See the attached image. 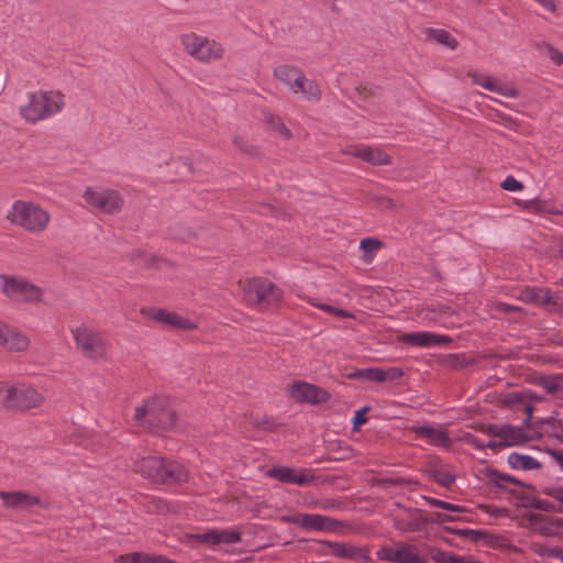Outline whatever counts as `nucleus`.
<instances>
[{"instance_id": "obj_1", "label": "nucleus", "mask_w": 563, "mask_h": 563, "mask_svg": "<svg viewBox=\"0 0 563 563\" xmlns=\"http://www.w3.org/2000/svg\"><path fill=\"white\" fill-rule=\"evenodd\" d=\"M66 96L56 89H37L29 91L25 101L19 106L20 118L29 123L36 124L48 120L64 110Z\"/></svg>"}, {"instance_id": "obj_2", "label": "nucleus", "mask_w": 563, "mask_h": 563, "mask_svg": "<svg viewBox=\"0 0 563 563\" xmlns=\"http://www.w3.org/2000/svg\"><path fill=\"white\" fill-rule=\"evenodd\" d=\"M134 419L139 426L153 433L176 429V412L166 396H154L135 408Z\"/></svg>"}, {"instance_id": "obj_3", "label": "nucleus", "mask_w": 563, "mask_h": 563, "mask_svg": "<svg viewBox=\"0 0 563 563\" xmlns=\"http://www.w3.org/2000/svg\"><path fill=\"white\" fill-rule=\"evenodd\" d=\"M7 220L15 228L38 234L48 228L51 214L35 201L16 199L7 211Z\"/></svg>"}, {"instance_id": "obj_4", "label": "nucleus", "mask_w": 563, "mask_h": 563, "mask_svg": "<svg viewBox=\"0 0 563 563\" xmlns=\"http://www.w3.org/2000/svg\"><path fill=\"white\" fill-rule=\"evenodd\" d=\"M44 396L34 387L25 384H0V405L10 409H32L40 407Z\"/></svg>"}, {"instance_id": "obj_5", "label": "nucleus", "mask_w": 563, "mask_h": 563, "mask_svg": "<svg viewBox=\"0 0 563 563\" xmlns=\"http://www.w3.org/2000/svg\"><path fill=\"white\" fill-rule=\"evenodd\" d=\"M180 43L185 52L199 62L218 60L224 55V48L219 42L196 33L183 34Z\"/></svg>"}, {"instance_id": "obj_6", "label": "nucleus", "mask_w": 563, "mask_h": 563, "mask_svg": "<svg viewBox=\"0 0 563 563\" xmlns=\"http://www.w3.org/2000/svg\"><path fill=\"white\" fill-rule=\"evenodd\" d=\"M73 336L78 350L82 354L93 361H102L107 358V344L98 330L81 325L71 330Z\"/></svg>"}, {"instance_id": "obj_7", "label": "nucleus", "mask_w": 563, "mask_h": 563, "mask_svg": "<svg viewBox=\"0 0 563 563\" xmlns=\"http://www.w3.org/2000/svg\"><path fill=\"white\" fill-rule=\"evenodd\" d=\"M485 432L494 438L495 450L522 445L528 441L536 439L534 433L525 426L514 427L510 424H492L485 429Z\"/></svg>"}, {"instance_id": "obj_8", "label": "nucleus", "mask_w": 563, "mask_h": 563, "mask_svg": "<svg viewBox=\"0 0 563 563\" xmlns=\"http://www.w3.org/2000/svg\"><path fill=\"white\" fill-rule=\"evenodd\" d=\"M0 290L16 302H37L42 299V289L20 277L0 275Z\"/></svg>"}, {"instance_id": "obj_9", "label": "nucleus", "mask_w": 563, "mask_h": 563, "mask_svg": "<svg viewBox=\"0 0 563 563\" xmlns=\"http://www.w3.org/2000/svg\"><path fill=\"white\" fill-rule=\"evenodd\" d=\"M243 291L250 302L264 307H272L282 299V290L272 282L262 278L245 282Z\"/></svg>"}, {"instance_id": "obj_10", "label": "nucleus", "mask_w": 563, "mask_h": 563, "mask_svg": "<svg viewBox=\"0 0 563 563\" xmlns=\"http://www.w3.org/2000/svg\"><path fill=\"white\" fill-rule=\"evenodd\" d=\"M86 203L104 213H115L121 210L123 199L119 191L102 187H87L82 194Z\"/></svg>"}, {"instance_id": "obj_11", "label": "nucleus", "mask_w": 563, "mask_h": 563, "mask_svg": "<svg viewBox=\"0 0 563 563\" xmlns=\"http://www.w3.org/2000/svg\"><path fill=\"white\" fill-rule=\"evenodd\" d=\"M380 561L390 563H423L413 545L407 543H397L395 548L383 547L376 552Z\"/></svg>"}, {"instance_id": "obj_12", "label": "nucleus", "mask_w": 563, "mask_h": 563, "mask_svg": "<svg viewBox=\"0 0 563 563\" xmlns=\"http://www.w3.org/2000/svg\"><path fill=\"white\" fill-rule=\"evenodd\" d=\"M528 527L543 537H562L563 519L542 514H531L528 517Z\"/></svg>"}, {"instance_id": "obj_13", "label": "nucleus", "mask_w": 563, "mask_h": 563, "mask_svg": "<svg viewBox=\"0 0 563 563\" xmlns=\"http://www.w3.org/2000/svg\"><path fill=\"white\" fill-rule=\"evenodd\" d=\"M398 342L416 347H434L449 344L451 339L448 335L437 334L428 331L409 332L398 336Z\"/></svg>"}, {"instance_id": "obj_14", "label": "nucleus", "mask_w": 563, "mask_h": 563, "mask_svg": "<svg viewBox=\"0 0 563 563\" xmlns=\"http://www.w3.org/2000/svg\"><path fill=\"white\" fill-rule=\"evenodd\" d=\"M289 394L296 401L309 404L325 402L330 398L325 390L303 382L290 385Z\"/></svg>"}, {"instance_id": "obj_15", "label": "nucleus", "mask_w": 563, "mask_h": 563, "mask_svg": "<svg viewBox=\"0 0 563 563\" xmlns=\"http://www.w3.org/2000/svg\"><path fill=\"white\" fill-rule=\"evenodd\" d=\"M331 554L335 558L351 560L355 563H369V549L366 547H355L344 542H328Z\"/></svg>"}, {"instance_id": "obj_16", "label": "nucleus", "mask_w": 563, "mask_h": 563, "mask_svg": "<svg viewBox=\"0 0 563 563\" xmlns=\"http://www.w3.org/2000/svg\"><path fill=\"white\" fill-rule=\"evenodd\" d=\"M294 522L305 529L317 531H335L343 522L319 514H303L294 519Z\"/></svg>"}, {"instance_id": "obj_17", "label": "nucleus", "mask_w": 563, "mask_h": 563, "mask_svg": "<svg viewBox=\"0 0 563 563\" xmlns=\"http://www.w3.org/2000/svg\"><path fill=\"white\" fill-rule=\"evenodd\" d=\"M144 313L154 321L178 329L190 330L196 327L190 319L165 309L148 308Z\"/></svg>"}, {"instance_id": "obj_18", "label": "nucleus", "mask_w": 563, "mask_h": 563, "mask_svg": "<svg viewBox=\"0 0 563 563\" xmlns=\"http://www.w3.org/2000/svg\"><path fill=\"white\" fill-rule=\"evenodd\" d=\"M194 538L198 542L208 543L211 545L234 544L241 541V533L236 530L211 529L202 533H197L194 536Z\"/></svg>"}, {"instance_id": "obj_19", "label": "nucleus", "mask_w": 563, "mask_h": 563, "mask_svg": "<svg viewBox=\"0 0 563 563\" xmlns=\"http://www.w3.org/2000/svg\"><path fill=\"white\" fill-rule=\"evenodd\" d=\"M413 432L418 438L426 440L434 446L448 448L452 443L446 431L441 426H416L413 427Z\"/></svg>"}, {"instance_id": "obj_20", "label": "nucleus", "mask_w": 563, "mask_h": 563, "mask_svg": "<svg viewBox=\"0 0 563 563\" xmlns=\"http://www.w3.org/2000/svg\"><path fill=\"white\" fill-rule=\"evenodd\" d=\"M472 79L476 85L483 87L484 89L496 92L504 97L516 98L519 96L518 89L504 86L489 75L483 73H474L472 75Z\"/></svg>"}, {"instance_id": "obj_21", "label": "nucleus", "mask_w": 563, "mask_h": 563, "mask_svg": "<svg viewBox=\"0 0 563 563\" xmlns=\"http://www.w3.org/2000/svg\"><path fill=\"white\" fill-rule=\"evenodd\" d=\"M266 475L282 483H290L297 485H303L312 479V477H309L306 474H303L302 471H296L285 465H279L269 468L266 472Z\"/></svg>"}, {"instance_id": "obj_22", "label": "nucleus", "mask_w": 563, "mask_h": 563, "mask_svg": "<svg viewBox=\"0 0 563 563\" xmlns=\"http://www.w3.org/2000/svg\"><path fill=\"white\" fill-rule=\"evenodd\" d=\"M135 470L143 476L159 482L163 470V459L158 456H146L135 463Z\"/></svg>"}, {"instance_id": "obj_23", "label": "nucleus", "mask_w": 563, "mask_h": 563, "mask_svg": "<svg viewBox=\"0 0 563 563\" xmlns=\"http://www.w3.org/2000/svg\"><path fill=\"white\" fill-rule=\"evenodd\" d=\"M188 479V471L178 462L163 460L162 477L159 482L165 484H178Z\"/></svg>"}, {"instance_id": "obj_24", "label": "nucleus", "mask_w": 563, "mask_h": 563, "mask_svg": "<svg viewBox=\"0 0 563 563\" xmlns=\"http://www.w3.org/2000/svg\"><path fill=\"white\" fill-rule=\"evenodd\" d=\"M0 498L5 507L13 509H29L40 503L37 497L21 492H0Z\"/></svg>"}, {"instance_id": "obj_25", "label": "nucleus", "mask_w": 563, "mask_h": 563, "mask_svg": "<svg viewBox=\"0 0 563 563\" xmlns=\"http://www.w3.org/2000/svg\"><path fill=\"white\" fill-rule=\"evenodd\" d=\"M349 154L373 165H386L390 163V158L387 154L378 148H373L369 146L355 147L349 151Z\"/></svg>"}, {"instance_id": "obj_26", "label": "nucleus", "mask_w": 563, "mask_h": 563, "mask_svg": "<svg viewBox=\"0 0 563 563\" xmlns=\"http://www.w3.org/2000/svg\"><path fill=\"white\" fill-rule=\"evenodd\" d=\"M292 92H300L302 98L308 101H317L321 96L319 86L313 80L307 79L303 75L296 78V86H292Z\"/></svg>"}, {"instance_id": "obj_27", "label": "nucleus", "mask_w": 563, "mask_h": 563, "mask_svg": "<svg viewBox=\"0 0 563 563\" xmlns=\"http://www.w3.org/2000/svg\"><path fill=\"white\" fill-rule=\"evenodd\" d=\"M31 340L27 335L16 329H12L4 350L12 353H22L29 350Z\"/></svg>"}, {"instance_id": "obj_28", "label": "nucleus", "mask_w": 563, "mask_h": 563, "mask_svg": "<svg viewBox=\"0 0 563 563\" xmlns=\"http://www.w3.org/2000/svg\"><path fill=\"white\" fill-rule=\"evenodd\" d=\"M508 464L511 466V468L520 471H531L541 467V463L537 459L520 453L509 454Z\"/></svg>"}, {"instance_id": "obj_29", "label": "nucleus", "mask_w": 563, "mask_h": 563, "mask_svg": "<svg viewBox=\"0 0 563 563\" xmlns=\"http://www.w3.org/2000/svg\"><path fill=\"white\" fill-rule=\"evenodd\" d=\"M274 75L279 81L288 86L292 91V86H296V78L301 77L302 73L296 67L280 65L275 68Z\"/></svg>"}, {"instance_id": "obj_30", "label": "nucleus", "mask_w": 563, "mask_h": 563, "mask_svg": "<svg viewBox=\"0 0 563 563\" xmlns=\"http://www.w3.org/2000/svg\"><path fill=\"white\" fill-rule=\"evenodd\" d=\"M523 296L526 300L540 306L549 305L552 301V292L547 288H528Z\"/></svg>"}, {"instance_id": "obj_31", "label": "nucleus", "mask_w": 563, "mask_h": 563, "mask_svg": "<svg viewBox=\"0 0 563 563\" xmlns=\"http://www.w3.org/2000/svg\"><path fill=\"white\" fill-rule=\"evenodd\" d=\"M382 243L375 239H363L360 243V250L362 252L361 258L364 263L369 264L375 257V253L380 247Z\"/></svg>"}, {"instance_id": "obj_32", "label": "nucleus", "mask_w": 563, "mask_h": 563, "mask_svg": "<svg viewBox=\"0 0 563 563\" xmlns=\"http://www.w3.org/2000/svg\"><path fill=\"white\" fill-rule=\"evenodd\" d=\"M124 563H172L163 555H148L140 552L132 553L122 558Z\"/></svg>"}, {"instance_id": "obj_33", "label": "nucleus", "mask_w": 563, "mask_h": 563, "mask_svg": "<svg viewBox=\"0 0 563 563\" xmlns=\"http://www.w3.org/2000/svg\"><path fill=\"white\" fill-rule=\"evenodd\" d=\"M434 563H477L476 560L470 556L455 555L444 551H435L432 553Z\"/></svg>"}, {"instance_id": "obj_34", "label": "nucleus", "mask_w": 563, "mask_h": 563, "mask_svg": "<svg viewBox=\"0 0 563 563\" xmlns=\"http://www.w3.org/2000/svg\"><path fill=\"white\" fill-rule=\"evenodd\" d=\"M429 35L437 43L442 44L451 49H454L457 45L456 40L444 30L432 29L429 31Z\"/></svg>"}, {"instance_id": "obj_35", "label": "nucleus", "mask_w": 563, "mask_h": 563, "mask_svg": "<svg viewBox=\"0 0 563 563\" xmlns=\"http://www.w3.org/2000/svg\"><path fill=\"white\" fill-rule=\"evenodd\" d=\"M391 371L393 369H383V368H373V367L365 368L364 369L365 380L377 382V383L385 382L393 377L390 375Z\"/></svg>"}, {"instance_id": "obj_36", "label": "nucleus", "mask_w": 563, "mask_h": 563, "mask_svg": "<svg viewBox=\"0 0 563 563\" xmlns=\"http://www.w3.org/2000/svg\"><path fill=\"white\" fill-rule=\"evenodd\" d=\"M543 387L549 394H563V375L545 378Z\"/></svg>"}, {"instance_id": "obj_37", "label": "nucleus", "mask_w": 563, "mask_h": 563, "mask_svg": "<svg viewBox=\"0 0 563 563\" xmlns=\"http://www.w3.org/2000/svg\"><path fill=\"white\" fill-rule=\"evenodd\" d=\"M542 493L558 501L559 507L556 511L563 514V486L551 485L545 487Z\"/></svg>"}, {"instance_id": "obj_38", "label": "nucleus", "mask_w": 563, "mask_h": 563, "mask_svg": "<svg viewBox=\"0 0 563 563\" xmlns=\"http://www.w3.org/2000/svg\"><path fill=\"white\" fill-rule=\"evenodd\" d=\"M265 122L272 130L279 132L282 135L286 137L289 136V130L284 125L280 118L271 113H266Z\"/></svg>"}, {"instance_id": "obj_39", "label": "nucleus", "mask_w": 563, "mask_h": 563, "mask_svg": "<svg viewBox=\"0 0 563 563\" xmlns=\"http://www.w3.org/2000/svg\"><path fill=\"white\" fill-rule=\"evenodd\" d=\"M312 305L331 316H335V317L344 318V319H349V318L353 317V314L351 312H349L344 309H341V308L333 307L328 303L313 302Z\"/></svg>"}, {"instance_id": "obj_40", "label": "nucleus", "mask_w": 563, "mask_h": 563, "mask_svg": "<svg viewBox=\"0 0 563 563\" xmlns=\"http://www.w3.org/2000/svg\"><path fill=\"white\" fill-rule=\"evenodd\" d=\"M428 505L437 508H441L444 510L453 511V512H461L463 511V508L459 505L450 504L444 500H440L433 497H427L426 498Z\"/></svg>"}, {"instance_id": "obj_41", "label": "nucleus", "mask_w": 563, "mask_h": 563, "mask_svg": "<svg viewBox=\"0 0 563 563\" xmlns=\"http://www.w3.org/2000/svg\"><path fill=\"white\" fill-rule=\"evenodd\" d=\"M465 441L471 444L472 446H474L475 449H478V450H483V449H492L494 451L495 450V442L494 440H489V441H482L479 440L477 437L473 435V434H466L465 435Z\"/></svg>"}, {"instance_id": "obj_42", "label": "nucleus", "mask_w": 563, "mask_h": 563, "mask_svg": "<svg viewBox=\"0 0 563 563\" xmlns=\"http://www.w3.org/2000/svg\"><path fill=\"white\" fill-rule=\"evenodd\" d=\"M501 188L507 191L516 192L520 191L523 188V185L515 177L507 176L501 184Z\"/></svg>"}, {"instance_id": "obj_43", "label": "nucleus", "mask_w": 563, "mask_h": 563, "mask_svg": "<svg viewBox=\"0 0 563 563\" xmlns=\"http://www.w3.org/2000/svg\"><path fill=\"white\" fill-rule=\"evenodd\" d=\"M434 477L437 482L444 487L451 486L455 481V477L448 471H438L435 472Z\"/></svg>"}, {"instance_id": "obj_44", "label": "nucleus", "mask_w": 563, "mask_h": 563, "mask_svg": "<svg viewBox=\"0 0 563 563\" xmlns=\"http://www.w3.org/2000/svg\"><path fill=\"white\" fill-rule=\"evenodd\" d=\"M548 56L555 65L563 64V53L551 45H547Z\"/></svg>"}, {"instance_id": "obj_45", "label": "nucleus", "mask_w": 563, "mask_h": 563, "mask_svg": "<svg viewBox=\"0 0 563 563\" xmlns=\"http://www.w3.org/2000/svg\"><path fill=\"white\" fill-rule=\"evenodd\" d=\"M534 507L543 511H556V508L549 500L545 499L536 501Z\"/></svg>"}, {"instance_id": "obj_46", "label": "nucleus", "mask_w": 563, "mask_h": 563, "mask_svg": "<svg viewBox=\"0 0 563 563\" xmlns=\"http://www.w3.org/2000/svg\"><path fill=\"white\" fill-rule=\"evenodd\" d=\"M353 422H354L355 424H362V423H365V422H366L365 409H361V410H357V411L355 412V416H354Z\"/></svg>"}, {"instance_id": "obj_47", "label": "nucleus", "mask_w": 563, "mask_h": 563, "mask_svg": "<svg viewBox=\"0 0 563 563\" xmlns=\"http://www.w3.org/2000/svg\"><path fill=\"white\" fill-rule=\"evenodd\" d=\"M12 329L13 328L8 324L5 331L3 332V334L0 339V347H2L3 350L5 347V344L8 343V339H9V335H10Z\"/></svg>"}, {"instance_id": "obj_48", "label": "nucleus", "mask_w": 563, "mask_h": 563, "mask_svg": "<svg viewBox=\"0 0 563 563\" xmlns=\"http://www.w3.org/2000/svg\"><path fill=\"white\" fill-rule=\"evenodd\" d=\"M562 553H563V551L558 549V548L549 549L548 552H547L548 556H550V558H558L560 560H561V558H563Z\"/></svg>"}, {"instance_id": "obj_49", "label": "nucleus", "mask_w": 563, "mask_h": 563, "mask_svg": "<svg viewBox=\"0 0 563 563\" xmlns=\"http://www.w3.org/2000/svg\"><path fill=\"white\" fill-rule=\"evenodd\" d=\"M350 378L363 379L365 380L364 369H357L349 375Z\"/></svg>"}, {"instance_id": "obj_50", "label": "nucleus", "mask_w": 563, "mask_h": 563, "mask_svg": "<svg viewBox=\"0 0 563 563\" xmlns=\"http://www.w3.org/2000/svg\"><path fill=\"white\" fill-rule=\"evenodd\" d=\"M510 481H511V478H510L509 476H506V475H503V476H501V475H498V476H497V478H496V484H497L498 486H503V485H504V483H508V482H510Z\"/></svg>"}, {"instance_id": "obj_51", "label": "nucleus", "mask_w": 563, "mask_h": 563, "mask_svg": "<svg viewBox=\"0 0 563 563\" xmlns=\"http://www.w3.org/2000/svg\"><path fill=\"white\" fill-rule=\"evenodd\" d=\"M234 143H235V144H236V146H238L239 148H241L242 151L247 152V153H251V152L249 151V148H247V147H245V146L243 145V142H242V140H241L240 137H236V139L234 140Z\"/></svg>"}, {"instance_id": "obj_52", "label": "nucleus", "mask_w": 563, "mask_h": 563, "mask_svg": "<svg viewBox=\"0 0 563 563\" xmlns=\"http://www.w3.org/2000/svg\"><path fill=\"white\" fill-rule=\"evenodd\" d=\"M314 506L323 508V509H329V508L332 507V504L329 503V501H327V503H316Z\"/></svg>"}, {"instance_id": "obj_53", "label": "nucleus", "mask_w": 563, "mask_h": 563, "mask_svg": "<svg viewBox=\"0 0 563 563\" xmlns=\"http://www.w3.org/2000/svg\"><path fill=\"white\" fill-rule=\"evenodd\" d=\"M527 411H528V416L527 418L525 419V423H529L530 419H531V415H532V408L531 406H527Z\"/></svg>"}, {"instance_id": "obj_54", "label": "nucleus", "mask_w": 563, "mask_h": 563, "mask_svg": "<svg viewBox=\"0 0 563 563\" xmlns=\"http://www.w3.org/2000/svg\"><path fill=\"white\" fill-rule=\"evenodd\" d=\"M501 307H503V309H504V310H508V309H510V308H511V307H510L509 305H507V303H503V305H501Z\"/></svg>"}, {"instance_id": "obj_55", "label": "nucleus", "mask_w": 563, "mask_h": 563, "mask_svg": "<svg viewBox=\"0 0 563 563\" xmlns=\"http://www.w3.org/2000/svg\"><path fill=\"white\" fill-rule=\"evenodd\" d=\"M556 437L562 438L563 437V429L560 430V432L555 433Z\"/></svg>"}, {"instance_id": "obj_56", "label": "nucleus", "mask_w": 563, "mask_h": 563, "mask_svg": "<svg viewBox=\"0 0 563 563\" xmlns=\"http://www.w3.org/2000/svg\"><path fill=\"white\" fill-rule=\"evenodd\" d=\"M470 1L473 2V3L479 2V0H470Z\"/></svg>"}, {"instance_id": "obj_57", "label": "nucleus", "mask_w": 563, "mask_h": 563, "mask_svg": "<svg viewBox=\"0 0 563 563\" xmlns=\"http://www.w3.org/2000/svg\"><path fill=\"white\" fill-rule=\"evenodd\" d=\"M561 562L563 563V558H561Z\"/></svg>"}]
</instances>
